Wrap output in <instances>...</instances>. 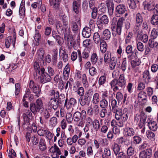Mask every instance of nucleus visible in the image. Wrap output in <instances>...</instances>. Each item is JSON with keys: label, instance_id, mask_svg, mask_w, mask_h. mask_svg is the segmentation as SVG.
<instances>
[{"label": "nucleus", "instance_id": "f257e3e1", "mask_svg": "<svg viewBox=\"0 0 158 158\" xmlns=\"http://www.w3.org/2000/svg\"><path fill=\"white\" fill-rule=\"evenodd\" d=\"M48 94L50 96L53 97L49 98L48 102V107L52 110H56L61 106L65 99L64 94H59V91L55 88L50 89Z\"/></svg>", "mask_w": 158, "mask_h": 158}, {"label": "nucleus", "instance_id": "f03ea898", "mask_svg": "<svg viewBox=\"0 0 158 158\" xmlns=\"http://www.w3.org/2000/svg\"><path fill=\"white\" fill-rule=\"evenodd\" d=\"M124 75L123 74H120L119 79H114L110 83L111 88L114 92L118 90H120L125 87L126 81L124 79Z\"/></svg>", "mask_w": 158, "mask_h": 158}, {"label": "nucleus", "instance_id": "7ed1b4c3", "mask_svg": "<svg viewBox=\"0 0 158 158\" xmlns=\"http://www.w3.org/2000/svg\"><path fill=\"white\" fill-rule=\"evenodd\" d=\"M124 20L125 19L123 17L119 18L117 21V18L114 17L112 20V23L111 27L112 30L116 32L118 35H120L121 34L123 22Z\"/></svg>", "mask_w": 158, "mask_h": 158}, {"label": "nucleus", "instance_id": "20e7f679", "mask_svg": "<svg viewBox=\"0 0 158 158\" xmlns=\"http://www.w3.org/2000/svg\"><path fill=\"white\" fill-rule=\"evenodd\" d=\"M30 109L31 112L35 115L44 109V105L40 99L36 100L35 103H31L30 105Z\"/></svg>", "mask_w": 158, "mask_h": 158}, {"label": "nucleus", "instance_id": "39448f33", "mask_svg": "<svg viewBox=\"0 0 158 158\" xmlns=\"http://www.w3.org/2000/svg\"><path fill=\"white\" fill-rule=\"evenodd\" d=\"M80 23V17L79 15H74L69 21V25L74 33H78L79 30L78 25Z\"/></svg>", "mask_w": 158, "mask_h": 158}, {"label": "nucleus", "instance_id": "423d86ee", "mask_svg": "<svg viewBox=\"0 0 158 158\" xmlns=\"http://www.w3.org/2000/svg\"><path fill=\"white\" fill-rule=\"evenodd\" d=\"M45 71L44 68H42L40 72L38 74L39 78L40 77V82L43 84L50 82L51 80L50 75L45 72Z\"/></svg>", "mask_w": 158, "mask_h": 158}, {"label": "nucleus", "instance_id": "0eeeda50", "mask_svg": "<svg viewBox=\"0 0 158 158\" xmlns=\"http://www.w3.org/2000/svg\"><path fill=\"white\" fill-rule=\"evenodd\" d=\"M109 23L108 18L106 15H104L97 19V25L100 30H102Z\"/></svg>", "mask_w": 158, "mask_h": 158}, {"label": "nucleus", "instance_id": "6e6552de", "mask_svg": "<svg viewBox=\"0 0 158 158\" xmlns=\"http://www.w3.org/2000/svg\"><path fill=\"white\" fill-rule=\"evenodd\" d=\"M90 49H89L88 48H85L82 52V54L80 50H77L78 54V60L79 63L81 62L82 58L87 59L89 58L90 52Z\"/></svg>", "mask_w": 158, "mask_h": 158}, {"label": "nucleus", "instance_id": "1a4fd4ad", "mask_svg": "<svg viewBox=\"0 0 158 158\" xmlns=\"http://www.w3.org/2000/svg\"><path fill=\"white\" fill-rule=\"evenodd\" d=\"M28 87L32 90L33 92L35 94V95L37 97H39L41 93V90L37 84L33 81H30L29 83Z\"/></svg>", "mask_w": 158, "mask_h": 158}, {"label": "nucleus", "instance_id": "9d476101", "mask_svg": "<svg viewBox=\"0 0 158 158\" xmlns=\"http://www.w3.org/2000/svg\"><path fill=\"white\" fill-rule=\"evenodd\" d=\"M49 152L53 158H58L61 154V151L56 144H54L51 147L49 150Z\"/></svg>", "mask_w": 158, "mask_h": 158}, {"label": "nucleus", "instance_id": "9b49d317", "mask_svg": "<svg viewBox=\"0 0 158 158\" xmlns=\"http://www.w3.org/2000/svg\"><path fill=\"white\" fill-rule=\"evenodd\" d=\"M80 83L77 82L75 85H74L73 87V91L80 97L82 96L84 94L85 91L84 88L80 86Z\"/></svg>", "mask_w": 158, "mask_h": 158}, {"label": "nucleus", "instance_id": "f8f14e48", "mask_svg": "<svg viewBox=\"0 0 158 158\" xmlns=\"http://www.w3.org/2000/svg\"><path fill=\"white\" fill-rule=\"evenodd\" d=\"M126 11V7L123 4H120L116 7L114 14L115 16L119 17Z\"/></svg>", "mask_w": 158, "mask_h": 158}, {"label": "nucleus", "instance_id": "ddd939ff", "mask_svg": "<svg viewBox=\"0 0 158 158\" xmlns=\"http://www.w3.org/2000/svg\"><path fill=\"white\" fill-rule=\"evenodd\" d=\"M86 111L82 110L81 112L76 111L74 113L73 115L74 121L75 122H78L81 119H84L86 116Z\"/></svg>", "mask_w": 158, "mask_h": 158}, {"label": "nucleus", "instance_id": "4468645a", "mask_svg": "<svg viewBox=\"0 0 158 158\" xmlns=\"http://www.w3.org/2000/svg\"><path fill=\"white\" fill-rule=\"evenodd\" d=\"M33 67L35 72L33 73L34 78L35 79L37 80L39 79V77L38 74L40 72L42 68H44V67L40 66L39 63L37 61H35L33 63Z\"/></svg>", "mask_w": 158, "mask_h": 158}, {"label": "nucleus", "instance_id": "2eb2a0df", "mask_svg": "<svg viewBox=\"0 0 158 158\" xmlns=\"http://www.w3.org/2000/svg\"><path fill=\"white\" fill-rule=\"evenodd\" d=\"M65 100L64 106L66 107L67 109L73 108V107L77 104L76 100L73 98H71L68 102V98H66Z\"/></svg>", "mask_w": 158, "mask_h": 158}, {"label": "nucleus", "instance_id": "dca6fc26", "mask_svg": "<svg viewBox=\"0 0 158 158\" xmlns=\"http://www.w3.org/2000/svg\"><path fill=\"white\" fill-rule=\"evenodd\" d=\"M89 8L92 10V17L93 19H95L97 15L98 10L95 7L94 0H89Z\"/></svg>", "mask_w": 158, "mask_h": 158}, {"label": "nucleus", "instance_id": "f3484780", "mask_svg": "<svg viewBox=\"0 0 158 158\" xmlns=\"http://www.w3.org/2000/svg\"><path fill=\"white\" fill-rule=\"evenodd\" d=\"M23 122L30 123L31 120L33 118L32 114L29 110H26L25 112L23 114Z\"/></svg>", "mask_w": 158, "mask_h": 158}, {"label": "nucleus", "instance_id": "a211bd4d", "mask_svg": "<svg viewBox=\"0 0 158 158\" xmlns=\"http://www.w3.org/2000/svg\"><path fill=\"white\" fill-rule=\"evenodd\" d=\"M52 35L53 37L56 40V42L60 46L62 45L64 42L63 39L58 34L57 32L55 31H52Z\"/></svg>", "mask_w": 158, "mask_h": 158}, {"label": "nucleus", "instance_id": "6ab92c4d", "mask_svg": "<svg viewBox=\"0 0 158 158\" xmlns=\"http://www.w3.org/2000/svg\"><path fill=\"white\" fill-rule=\"evenodd\" d=\"M138 52H135L134 55V57L135 58V60H133L131 61V64L132 68L135 72H137L138 70Z\"/></svg>", "mask_w": 158, "mask_h": 158}, {"label": "nucleus", "instance_id": "aec40b11", "mask_svg": "<svg viewBox=\"0 0 158 158\" xmlns=\"http://www.w3.org/2000/svg\"><path fill=\"white\" fill-rule=\"evenodd\" d=\"M70 70V65L69 63L65 66L63 70V74L64 80H67L69 78Z\"/></svg>", "mask_w": 158, "mask_h": 158}, {"label": "nucleus", "instance_id": "412c9836", "mask_svg": "<svg viewBox=\"0 0 158 158\" xmlns=\"http://www.w3.org/2000/svg\"><path fill=\"white\" fill-rule=\"evenodd\" d=\"M90 100L84 96L81 97L79 98V101L81 106H87L90 102Z\"/></svg>", "mask_w": 158, "mask_h": 158}, {"label": "nucleus", "instance_id": "4be33fe9", "mask_svg": "<svg viewBox=\"0 0 158 158\" xmlns=\"http://www.w3.org/2000/svg\"><path fill=\"white\" fill-rule=\"evenodd\" d=\"M38 147L39 150L42 152H43L47 149L46 142L44 138H41L40 139Z\"/></svg>", "mask_w": 158, "mask_h": 158}, {"label": "nucleus", "instance_id": "5701e85b", "mask_svg": "<svg viewBox=\"0 0 158 158\" xmlns=\"http://www.w3.org/2000/svg\"><path fill=\"white\" fill-rule=\"evenodd\" d=\"M53 110L49 107H47L43 110L41 113V115L46 120L48 119L50 116V113L49 112H51Z\"/></svg>", "mask_w": 158, "mask_h": 158}, {"label": "nucleus", "instance_id": "b1692460", "mask_svg": "<svg viewBox=\"0 0 158 158\" xmlns=\"http://www.w3.org/2000/svg\"><path fill=\"white\" fill-rule=\"evenodd\" d=\"M111 148L113 150L115 156H117L118 153L120 152L121 150L120 147L118 144L115 142H114L112 145Z\"/></svg>", "mask_w": 158, "mask_h": 158}, {"label": "nucleus", "instance_id": "393cba45", "mask_svg": "<svg viewBox=\"0 0 158 158\" xmlns=\"http://www.w3.org/2000/svg\"><path fill=\"white\" fill-rule=\"evenodd\" d=\"M62 49V47L61 46L59 49L60 57L61 59H63L64 62H66L68 60V56L64 50H63L62 52H61V50Z\"/></svg>", "mask_w": 158, "mask_h": 158}, {"label": "nucleus", "instance_id": "a878e982", "mask_svg": "<svg viewBox=\"0 0 158 158\" xmlns=\"http://www.w3.org/2000/svg\"><path fill=\"white\" fill-rule=\"evenodd\" d=\"M80 6V4L79 2L76 0L73 1L72 4V8L73 11L76 14L75 15H79V8Z\"/></svg>", "mask_w": 158, "mask_h": 158}, {"label": "nucleus", "instance_id": "bb28decb", "mask_svg": "<svg viewBox=\"0 0 158 158\" xmlns=\"http://www.w3.org/2000/svg\"><path fill=\"white\" fill-rule=\"evenodd\" d=\"M91 28L88 27H85L83 29L82 34L83 37L88 38L90 37L91 35Z\"/></svg>", "mask_w": 158, "mask_h": 158}, {"label": "nucleus", "instance_id": "cd10ccee", "mask_svg": "<svg viewBox=\"0 0 158 158\" xmlns=\"http://www.w3.org/2000/svg\"><path fill=\"white\" fill-rule=\"evenodd\" d=\"M36 55L39 60H42L44 63L43 59L44 58V50L43 48H40L37 50Z\"/></svg>", "mask_w": 158, "mask_h": 158}, {"label": "nucleus", "instance_id": "c85d7f7f", "mask_svg": "<svg viewBox=\"0 0 158 158\" xmlns=\"http://www.w3.org/2000/svg\"><path fill=\"white\" fill-rule=\"evenodd\" d=\"M67 44L68 48L71 50L73 47L75 49L76 44L75 40L73 38H70L67 40Z\"/></svg>", "mask_w": 158, "mask_h": 158}, {"label": "nucleus", "instance_id": "c756f323", "mask_svg": "<svg viewBox=\"0 0 158 158\" xmlns=\"http://www.w3.org/2000/svg\"><path fill=\"white\" fill-rule=\"evenodd\" d=\"M142 78L147 83L149 82L151 77L148 70L144 71L142 74Z\"/></svg>", "mask_w": 158, "mask_h": 158}, {"label": "nucleus", "instance_id": "7c9ffc66", "mask_svg": "<svg viewBox=\"0 0 158 158\" xmlns=\"http://www.w3.org/2000/svg\"><path fill=\"white\" fill-rule=\"evenodd\" d=\"M100 50L102 53L103 54L107 51V45L105 41L102 40L100 41Z\"/></svg>", "mask_w": 158, "mask_h": 158}, {"label": "nucleus", "instance_id": "2f4dec72", "mask_svg": "<svg viewBox=\"0 0 158 158\" xmlns=\"http://www.w3.org/2000/svg\"><path fill=\"white\" fill-rule=\"evenodd\" d=\"M111 152L109 148H104L102 154V158H111Z\"/></svg>", "mask_w": 158, "mask_h": 158}, {"label": "nucleus", "instance_id": "473e14b6", "mask_svg": "<svg viewBox=\"0 0 158 158\" xmlns=\"http://www.w3.org/2000/svg\"><path fill=\"white\" fill-rule=\"evenodd\" d=\"M125 135L127 136H131L135 134L134 130L133 129L129 127H126L124 129Z\"/></svg>", "mask_w": 158, "mask_h": 158}, {"label": "nucleus", "instance_id": "72a5a7b5", "mask_svg": "<svg viewBox=\"0 0 158 158\" xmlns=\"http://www.w3.org/2000/svg\"><path fill=\"white\" fill-rule=\"evenodd\" d=\"M86 123L84 129L85 132H87L89 130L88 127L90 126L93 123L94 120L92 118L90 117H87L86 119Z\"/></svg>", "mask_w": 158, "mask_h": 158}, {"label": "nucleus", "instance_id": "f704fd0d", "mask_svg": "<svg viewBox=\"0 0 158 158\" xmlns=\"http://www.w3.org/2000/svg\"><path fill=\"white\" fill-rule=\"evenodd\" d=\"M104 53V62L106 64H108L111 58V53L110 51H107Z\"/></svg>", "mask_w": 158, "mask_h": 158}, {"label": "nucleus", "instance_id": "c9c22d12", "mask_svg": "<svg viewBox=\"0 0 158 158\" xmlns=\"http://www.w3.org/2000/svg\"><path fill=\"white\" fill-rule=\"evenodd\" d=\"M111 36L110 31L108 29L105 30L103 32L102 38L104 40H109Z\"/></svg>", "mask_w": 158, "mask_h": 158}, {"label": "nucleus", "instance_id": "e433bc0d", "mask_svg": "<svg viewBox=\"0 0 158 158\" xmlns=\"http://www.w3.org/2000/svg\"><path fill=\"white\" fill-rule=\"evenodd\" d=\"M92 125L93 129L96 131L100 130L101 126L99 121L98 120L96 119H94Z\"/></svg>", "mask_w": 158, "mask_h": 158}, {"label": "nucleus", "instance_id": "4c0bfd02", "mask_svg": "<svg viewBox=\"0 0 158 158\" xmlns=\"http://www.w3.org/2000/svg\"><path fill=\"white\" fill-rule=\"evenodd\" d=\"M100 97L98 93H94L93 96L92 103L94 104H97L100 102Z\"/></svg>", "mask_w": 158, "mask_h": 158}, {"label": "nucleus", "instance_id": "58836bf2", "mask_svg": "<svg viewBox=\"0 0 158 158\" xmlns=\"http://www.w3.org/2000/svg\"><path fill=\"white\" fill-rule=\"evenodd\" d=\"M143 31H141L140 33L139 34V40H140L144 43L147 42L148 41V36L147 35L143 32Z\"/></svg>", "mask_w": 158, "mask_h": 158}, {"label": "nucleus", "instance_id": "ea45409f", "mask_svg": "<svg viewBox=\"0 0 158 158\" xmlns=\"http://www.w3.org/2000/svg\"><path fill=\"white\" fill-rule=\"evenodd\" d=\"M111 111L115 114V118L117 120H119L121 119V114H122V112H121V110L120 108H118Z\"/></svg>", "mask_w": 158, "mask_h": 158}, {"label": "nucleus", "instance_id": "a19ab883", "mask_svg": "<svg viewBox=\"0 0 158 158\" xmlns=\"http://www.w3.org/2000/svg\"><path fill=\"white\" fill-rule=\"evenodd\" d=\"M148 126L149 129L153 131H156L158 128L157 123L155 121H151L148 123Z\"/></svg>", "mask_w": 158, "mask_h": 158}, {"label": "nucleus", "instance_id": "79ce46f5", "mask_svg": "<svg viewBox=\"0 0 158 158\" xmlns=\"http://www.w3.org/2000/svg\"><path fill=\"white\" fill-rule=\"evenodd\" d=\"M56 26L58 33L60 34H63L64 33V27L61 23L60 21H57Z\"/></svg>", "mask_w": 158, "mask_h": 158}, {"label": "nucleus", "instance_id": "37998d69", "mask_svg": "<svg viewBox=\"0 0 158 158\" xmlns=\"http://www.w3.org/2000/svg\"><path fill=\"white\" fill-rule=\"evenodd\" d=\"M139 26L140 28H148V25L144 21H143V18L141 15H139Z\"/></svg>", "mask_w": 158, "mask_h": 158}, {"label": "nucleus", "instance_id": "c03bdc74", "mask_svg": "<svg viewBox=\"0 0 158 158\" xmlns=\"http://www.w3.org/2000/svg\"><path fill=\"white\" fill-rule=\"evenodd\" d=\"M139 116L140 118V125H144V123L146 122L147 118V115L145 114L144 112L142 111Z\"/></svg>", "mask_w": 158, "mask_h": 158}, {"label": "nucleus", "instance_id": "a18cd8bd", "mask_svg": "<svg viewBox=\"0 0 158 158\" xmlns=\"http://www.w3.org/2000/svg\"><path fill=\"white\" fill-rule=\"evenodd\" d=\"M93 95H94L93 90L92 89H89L85 91V95L83 96L91 100Z\"/></svg>", "mask_w": 158, "mask_h": 158}, {"label": "nucleus", "instance_id": "49530a36", "mask_svg": "<svg viewBox=\"0 0 158 158\" xmlns=\"http://www.w3.org/2000/svg\"><path fill=\"white\" fill-rule=\"evenodd\" d=\"M108 102L107 99H102L99 102V106L102 108H106L108 106Z\"/></svg>", "mask_w": 158, "mask_h": 158}, {"label": "nucleus", "instance_id": "de8ad7c7", "mask_svg": "<svg viewBox=\"0 0 158 158\" xmlns=\"http://www.w3.org/2000/svg\"><path fill=\"white\" fill-rule=\"evenodd\" d=\"M127 3L130 8L135 10L136 7L135 2L134 0H127Z\"/></svg>", "mask_w": 158, "mask_h": 158}, {"label": "nucleus", "instance_id": "09e8293b", "mask_svg": "<svg viewBox=\"0 0 158 158\" xmlns=\"http://www.w3.org/2000/svg\"><path fill=\"white\" fill-rule=\"evenodd\" d=\"M146 135L148 139L152 141L154 140L155 139V134L150 130H148L147 131Z\"/></svg>", "mask_w": 158, "mask_h": 158}, {"label": "nucleus", "instance_id": "8fccbe9b", "mask_svg": "<svg viewBox=\"0 0 158 158\" xmlns=\"http://www.w3.org/2000/svg\"><path fill=\"white\" fill-rule=\"evenodd\" d=\"M151 23L153 25H158V15H152L151 20Z\"/></svg>", "mask_w": 158, "mask_h": 158}, {"label": "nucleus", "instance_id": "3c124183", "mask_svg": "<svg viewBox=\"0 0 158 158\" xmlns=\"http://www.w3.org/2000/svg\"><path fill=\"white\" fill-rule=\"evenodd\" d=\"M57 123V119L55 117L51 118L49 121V124L50 126L54 127Z\"/></svg>", "mask_w": 158, "mask_h": 158}, {"label": "nucleus", "instance_id": "603ef678", "mask_svg": "<svg viewBox=\"0 0 158 158\" xmlns=\"http://www.w3.org/2000/svg\"><path fill=\"white\" fill-rule=\"evenodd\" d=\"M66 121L68 123H72L73 120V117L72 114L70 112H68L66 113L65 116Z\"/></svg>", "mask_w": 158, "mask_h": 158}, {"label": "nucleus", "instance_id": "864d4df0", "mask_svg": "<svg viewBox=\"0 0 158 158\" xmlns=\"http://www.w3.org/2000/svg\"><path fill=\"white\" fill-rule=\"evenodd\" d=\"M98 56L96 53H93L91 56L90 60L92 64H94L97 62Z\"/></svg>", "mask_w": 158, "mask_h": 158}, {"label": "nucleus", "instance_id": "5fc2aeb1", "mask_svg": "<svg viewBox=\"0 0 158 158\" xmlns=\"http://www.w3.org/2000/svg\"><path fill=\"white\" fill-rule=\"evenodd\" d=\"M48 129L46 128L41 127L37 131L38 135L41 136H44Z\"/></svg>", "mask_w": 158, "mask_h": 158}, {"label": "nucleus", "instance_id": "6e6d98bb", "mask_svg": "<svg viewBox=\"0 0 158 158\" xmlns=\"http://www.w3.org/2000/svg\"><path fill=\"white\" fill-rule=\"evenodd\" d=\"M58 50L57 49L53 51V54L52 56L53 64H56L57 60Z\"/></svg>", "mask_w": 158, "mask_h": 158}, {"label": "nucleus", "instance_id": "4d7b16f0", "mask_svg": "<svg viewBox=\"0 0 158 158\" xmlns=\"http://www.w3.org/2000/svg\"><path fill=\"white\" fill-rule=\"evenodd\" d=\"M145 9L151 11L154 9V3L152 2H150L144 6Z\"/></svg>", "mask_w": 158, "mask_h": 158}, {"label": "nucleus", "instance_id": "13d9d810", "mask_svg": "<svg viewBox=\"0 0 158 158\" xmlns=\"http://www.w3.org/2000/svg\"><path fill=\"white\" fill-rule=\"evenodd\" d=\"M81 80L84 86L87 87L89 86V85L87 79V77L85 74H84L82 75Z\"/></svg>", "mask_w": 158, "mask_h": 158}, {"label": "nucleus", "instance_id": "bf43d9fd", "mask_svg": "<svg viewBox=\"0 0 158 158\" xmlns=\"http://www.w3.org/2000/svg\"><path fill=\"white\" fill-rule=\"evenodd\" d=\"M106 76L105 75H102L99 78L98 83L100 86L103 85L106 82Z\"/></svg>", "mask_w": 158, "mask_h": 158}, {"label": "nucleus", "instance_id": "052dcab7", "mask_svg": "<svg viewBox=\"0 0 158 158\" xmlns=\"http://www.w3.org/2000/svg\"><path fill=\"white\" fill-rule=\"evenodd\" d=\"M126 60V58H125L123 59V60L121 66L119 67L123 72H125L126 69L127 67V61Z\"/></svg>", "mask_w": 158, "mask_h": 158}, {"label": "nucleus", "instance_id": "680f3d73", "mask_svg": "<svg viewBox=\"0 0 158 158\" xmlns=\"http://www.w3.org/2000/svg\"><path fill=\"white\" fill-rule=\"evenodd\" d=\"M101 96L102 99H109L110 98L109 93L106 90L101 92Z\"/></svg>", "mask_w": 158, "mask_h": 158}, {"label": "nucleus", "instance_id": "e2e57ef3", "mask_svg": "<svg viewBox=\"0 0 158 158\" xmlns=\"http://www.w3.org/2000/svg\"><path fill=\"white\" fill-rule=\"evenodd\" d=\"M64 37L65 39H67V40H68V39L70 38H73V37L72 36V35L71 34L70 31L69 29L68 31L67 30V28H65L64 29Z\"/></svg>", "mask_w": 158, "mask_h": 158}, {"label": "nucleus", "instance_id": "0e129e2a", "mask_svg": "<svg viewBox=\"0 0 158 158\" xmlns=\"http://www.w3.org/2000/svg\"><path fill=\"white\" fill-rule=\"evenodd\" d=\"M46 138L48 140H50L53 137L54 134L51 132L48 129L45 135Z\"/></svg>", "mask_w": 158, "mask_h": 158}, {"label": "nucleus", "instance_id": "69168bd1", "mask_svg": "<svg viewBox=\"0 0 158 158\" xmlns=\"http://www.w3.org/2000/svg\"><path fill=\"white\" fill-rule=\"evenodd\" d=\"M99 112V115L102 118H104L107 113V110L106 108H102Z\"/></svg>", "mask_w": 158, "mask_h": 158}, {"label": "nucleus", "instance_id": "338daca9", "mask_svg": "<svg viewBox=\"0 0 158 158\" xmlns=\"http://www.w3.org/2000/svg\"><path fill=\"white\" fill-rule=\"evenodd\" d=\"M40 139L37 136L34 135L31 137L32 142L33 144L35 145H37L39 144Z\"/></svg>", "mask_w": 158, "mask_h": 158}, {"label": "nucleus", "instance_id": "774afa93", "mask_svg": "<svg viewBox=\"0 0 158 158\" xmlns=\"http://www.w3.org/2000/svg\"><path fill=\"white\" fill-rule=\"evenodd\" d=\"M93 39L94 42L96 44H98L100 41V37L98 33V32H95L93 36Z\"/></svg>", "mask_w": 158, "mask_h": 158}]
</instances>
